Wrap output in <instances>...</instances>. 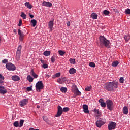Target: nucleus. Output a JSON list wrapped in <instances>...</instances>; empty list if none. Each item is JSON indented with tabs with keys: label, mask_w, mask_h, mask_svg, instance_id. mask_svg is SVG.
Segmentation results:
<instances>
[{
	"label": "nucleus",
	"mask_w": 130,
	"mask_h": 130,
	"mask_svg": "<svg viewBox=\"0 0 130 130\" xmlns=\"http://www.w3.org/2000/svg\"><path fill=\"white\" fill-rule=\"evenodd\" d=\"M104 86H105L106 90L112 91L114 89L118 87V83L117 82H109L106 83Z\"/></svg>",
	"instance_id": "nucleus-1"
},
{
	"label": "nucleus",
	"mask_w": 130,
	"mask_h": 130,
	"mask_svg": "<svg viewBox=\"0 0 130 130\" xmlns=\"http://www.w3.org/2000/svg\"><path fill=\"white\" fill-rule=\"evenodd\" d=\"M100 44L101 47L105 46L107 48H109L110 46V42L104 36H101L100 37Z\"/></svg>",
	"instance_id": "nucleus-2"
},
{
	"label": "nucleus",
	"mask_w": 130,
	"mask_h": 130,
	"mask_svg": "<svg viewBox=\"0 0 130 130\" xmlns=\"http://www.w3.org/2000/svg\"><path fill=\"white\" fill-rule=\"evenodd\" d=\"M44 88V84L42 81H38L36 84V91L37 92H41V90Z\"/></svg>",
	"instance_id": "nucleus-3"
},
{
	"label": "nucleus",
	"mask_w": 130,
	"mask_h": 130,
	"mask_svg": "<svg viewBox=\"0 0 130 130\" xmlns=\"http://www.w3.org/2000/svg\"><path fill=\"white\" fill-rule=\"evenodd\" d=\"M106 104L107 105V109L110 110V111L113 110L114 108V104L112 101L108 100L106 101Z\"/></svg>",
	"instance_id": "nucleus-4"
},
{
	"label": "nucleus",
	"mask_w": 130,
	"mask_h": 130,
	"mask_svg": "<svg viewBox=\"0 0 130 130\" xmlns=\"http://www.w3.org/2000/svg\"><path fill=\"white\" fill-rule=\"evenodd\" d=\"M6 67L7 70H9V71H14L16 69L15 65L11 62L7 63L6 65Z\"/></svg>",
	"instance_id": "nucleus-5"
},
{
	"label": "nucleus",
	"mask_w": 130,
	"mask_h": 130,
	"mask_svg": "<svg viewBox=\"0 0 130 130\" xmlns=\"http://www.w3.org/2000/svg\"><path fill=\"white\" fill-rule=\"evenodd\" d=\"M117 126V123L114 122H110L108 125V130H114Z\"/></svg>",
	"instance_id": "nucleus-6"
},
{
	"label": "nucleus",
	"mask_w": 130,
	"mask_h": 130,
	"mask_svg": "<svg viewBox=\"0 0 130 130\" xmlns=\"http://www.w3.org/2000/svg\"><path fill=\"white\" fill-rule=\"evenodd\" d=\"M63 109L60 106H58V112H57V114H56V117H60L63 113Z\"/></svg>",
	"instance_id": "nucleus-7"
},
{
	"label": "nucleus",
	"mask_w": 130,
	"mask_h": 130,
	"mask_svg": "<svg viewBox=\"0 0 130 130\" xmlns=\"http://www.w3.org/2000/svg\"><path fill=\"white\" fill-rule=\"evenodd\" d=\"M106 123V120H98L96 122V125L98 127L101 128Z\"/></svg>",
	"instance_id": "nucleus-8"
},
{
	"label": "nucleus",
	"mask_w": 130,
	"mask_h": 130,
	"mask_svg": "<svg viewBox=\"0 0 130 130\" xmlns=\"http://www.w3.org/2000/svg\"><path fill=\"white\" fill-rule=\"evenodd\" d=\"M18 34L19 36V40L20 41H23L25 35L23 32L20 29H18Z\"/></svg>",
	"instance_id": "nucleus-9"
},
{
	"label": "nucleus",
	"mask_w": 130,
	"mask_h": 130,
	"mask_svg": "<svg viewBox=\"0 0 130 130\" xmlns=\"http://www.w3.org/2000/svg\"><path fill=\"white\" fill-rule=\"evenodd\" d=\"M29 102L28 99H23L19 102V106L21 107H23L27 104Z\"/></svg>",
	"instance_id": "nucleus-10"
},
{
	"label": "nucleus",
	"mask_w": 130,
	"mask_h": 130,
	"mask_svg": "<svg viewBox=\"0 0 130 130\" xmlns=\"http://www.w3.org/2000/svg\"><path fill=\"white\" fill-rule=\"evenodd\" d=\"M73 93L76 96H81L82 95V93L81 91H79V88L77 87L73 90Z\"/></svg>",
	"instance_id": "nucleus-11"
},
{
	"label": "nucleus",
	"mask_w": 130,
	"mask_h": 130,
	"mask_svg": "<svg viewBox=\"0 0 130 130\" xmlns=\"http://www.w3.org/2000/svg\"><path fill=\"white\" fill-rule=\"evenodd\" d=\"M7 93V89H5V87L4 86L0 85V94L2 95H4Z\"/></svg>",
	"instance_id": "nucleus-12"
},
{
	"label": "nucleus",
	"mask_w": 130,
	"mask_h": 130,
	"mask_svg": "<svg viewBox=\"0 0 130 130\" xmlns=\"http://www.w3.org/2000/svg\"><path fill=\"white\" fill-rule=\"evenodd\" d=\"M42 6L47 7H51L52 6V4L47 1H43L42 4Z\"/></svg>",
	"instance_id": "nucleus-13"
},
{
	"label": "nucleus",
	"mask_w": 130,
	"mask_h": 130,
	"mask_svg": "<svg viewBox=\"0 0 130 130\" xmlns=\"http://www.w3.org/2000/svg\"><path fill=\"white\" fill-rule=\"evenodd\" d=\"M66 81H67L66 78L63 77H60V78L58 79V80H57L58 83H59L60 84H62V83L65 82Z\"/></svg>",
	"instance_id": "nucleus-14"
},
{
	"label": "nucleus",
	"mask_w": 130,
	"mask_h": 130,
	"mask_svg": "<svg viewBox=\"0 0 130 130\" xmlns=\"http://www.w3.org/2000/svg\"><path fill=\"white\" fill-rule=\"evenodd\" d=\"M83 109L84 113H89V110H88V106L84 104L83 105Z\"/></svg>",
	"instance_id": "nucleus-15"
},
{
	"label": "nucleus",
	"mask_w": 130,
	"mask_h": 130,
	"mask_svg": "<svg viewBox=\"0 0 130 130\" xmlns=\"http://www.w3.org/2000/svg\"><path fill=\"white\" fill-rule=\"evenodd\" d=\"M53 26H54V20L50 21L48 23V26H49V28L50 29L51 31H52Z\"/></svg>",
	"instance_id": "nucleus-16"
},
{
	"label": "nucleus",
	"mask_w": 130,
	"mask_h": 130,
	"mask_svg": "<svg viewBox=\"0 0 130 130\" xmlns=\"http://www.w3.org/2000/svg\"><path fill=\"white\" fill-rule=\"evenodd\" d=\"M11 79H12V80L14 81H19L20 80V78L19 77V76H17V75L13 76L11 77Z\"/></svg>",
	"instance_id": "nucleus-17"
},
{
	"label": "nucleus",
	"mask_w": 130,
	"mask_h": 130,
	"mask_svg": "<svg viewBox=\"0 0 130 130\" xmlns=\"http://www.w3.org/2000/svg\"><path fill=\"white\" fill-rule=\"evenodd\" d=\"M69 72L70 74L73 75L76 73L77 70L75 68H72L69 70Z\"/></svg>",
	"instance_id": "nucleus-18"
},
{
	"label": "nucleus",
	"mask_w": 130,
	"mask_h": 130,
	"mask_svg": "<svg viewBox=\"0 0 130 130\" xmlns=\"http://www.w3.org/2000/svg\"><path fill=\"white\" fill-rule=\"evenodd\" d=\"M99 102L101 103V106H102V107L103 108L106 107V104L104 102V101L103 100V99H100Z\"/></svg>",
	"instance_id": "nucleus-19"
},
{
	"label": "nucleus",
	"mask_w": 130,
	"mask_h": 130,
	"mask_svg": "<svg viewBox=\"0 0 130 130\" xmlns=\"http://www.w3.org/2000/svg\"><path fill=\"white\" fill-rule=\"evenodd\" d=\"M30 73L31 74V76L34 78L37 79L38 78V75L35 74V72H34V69L31 70Z\"/></svg>",
	"instance_id": "nucleus-20"
},
{
	"label": "nucleus",
	"mask_w": 130,
	"mask_h": 130,
	"mask_svg": "<svg viewBox=\"0 0 130 130\" xmlns=\"http://www.w3.org/2000/svg\"><path fill=\"white\" fill-rule=\"evenodd\" d=\"M25 6L29 9H31L33 8L32 5H31L29 2H26L25 3Z\"/></svg>",
	"instance_id": "nucleus-21"
},
{
	"label": "nucleus",
	"mask_w": 130,
	"mask_h": 130,
	"mask_svg": "<svg viewBox=\"0 0 130 130\" xmlns=\"http://www.w3.org/2000/svg\"><path fill=\"white\" fill-rule=\"evenodd\" d=\"M27 80L29 82L31 83L34 81V78L31 75H28L27 76Z\"/></svg>",
	"instance_id": "nucleus-22"
},
{
	"label": "nucleus",
	"mask_w": 130,
	"mask_h": 130,
	"mask_svg": "<svg viewBox=\"0 0 130 130\" xmlns=\"http://www.w3.org/2000/svg\"><path fill=\"white\" fill-rule=\"evenodd\" d=\"M93 111H94V112H95V113H96V114H97L96 117H99L101 116V112L99 110L94 109L93 110Z\"/></svg>",
	"instance_id": "nucleus-23"
},
{
	"label": "nucleus",
	"mask_w": 130,
	"mask_h": 130,
	"mask_svg": "<svg viewBox=\"0 0 130 130\" xmlns=\"http://www.w3.org/2000/svg\"><path fill=\"white\" fill-rule=\"evenodd\" d=\"M20 56H21V52H16V59L17 60H20Z\"/></svg>",
	"instance_id": "nucleus-24"
},
{
	"label": "nucleus",
	"mask_w": 130,
	"mask_h": 130,
	"mask_svg": "<svg viewBox=\"0 0 130 130\" xmlns=\"http://www.w3.org/2000/svg\"><path fill=\"white\" fill-rule=\"evenodd\" d=\"M31 23L32 24V26L35 27L36 26V24H37V21L35 19H32L31 20Z\"/></svg>",
	"instance_id": "nucleus-25"
},
{
	"label": "nucleus",
	"mask_w": 130,
	"mask_h": 130,
	"mask_svg": "<svg viewBox=\"0 0 130 130\" xmlns=\"http://www.w3.org/2000/svg\"><path fill=\"white\" fill-rule=\"evenodd\" d=\"M128 108L127 107H124L123 109V112L124 113V114H127L128 113Z\"/></svg>",
	"instance_id": "nucleus-26"
},
{
	"label": "nucleus",
	"mask_w": 130,
	"mask_h": 130,
	"mask_svg": "<svg viewBox=\"0 0 130 130\" xmlns=\"http://www.w3.org/2000/svg\"><path fill=\"white\" fill-rule=\"evenodd\" d=\"M60 91L64 93H66L67 92V87H61L60 88Z\"/></svg>",
	"instance_id": "nucleus-27"
},
{
	"label": "nucleus",
	"mask_w": 130,
	"mask_h": 130,
	"mask_svg": "<svg viewBox=\"0 0 130 130\" xmlns=\"http://www.w3.org/2000/svg\"><path fill=\"white\" fill-rule=\"evenodd\" d=\"M91 16L93 19H96L98 16V14L95 13H92Z\"/></svg>",
	"instance_id": "nucleus-28"
},
{
	"label": "nucleus",
	"mask_w": 130,
	"mask_h": 130,
	"mask_svg": "<svg viewBox=\"0 0 130 130\" xmlns=\"http://www.w3.org/2000/svg\"><path fill=\"white\" fill-rule=\"evenodd\" d=\"M24 122V120H20V122H19V127L21 128L23 126V124Z\"/></svg>",
	"instance_id": "nucleus-29"
},
{
	"label": "nucleus",
	"mask_w": 130,
	"mask_h": 130,
	"mask_svg": "<svg viewBox=\"0 0 130 130\" xmlns=\"http://www.w3.org/2000/svg\"><path fill=\"white\" fill-rule=\"evenodd\" d=\"M124 38L126 42H128L130 40V36L129 35H125Z\"/></svg>",
	"instance_id": "nucleus-30"
},
{
	"label": "nucleus",
	"mask_w": 130,
	"mask_h": 130,
	"mask_svg": "<svg viewBox=\"0 0 130 130\" xmlns=\"http://www.w3.org/2000/svg\"><path fill=\"white\" fill-rule=\"evenodd\" d=\"M57 57L56 54H54L53 56L51 58V61L52 63H54L56 61L55 58Z\"/></svg>",
	"instance_id": "nucleus-31"
},
{
	"label": "nucleus",
	"mask_w": 130,
	"mask_h": 130,
	"mask_svg": "<svg viewBox=\"0 0 130 130\" xmlns=\"http://www.w3.org/2000/svg\"><path fill=\"white\" fill-rule=\"evenodd\" d=\"M118 64H119V61H114L113 62H112V67H117Z\"/></svg>",
	"instance_id": "nucleus-32"
},
{
	"label": "nucleus",
	"mask_w": 130,
	"mask_h": 130,
	"mask_svg": "<svg viewBox=\"0 0 130 130\" xmlns=\"http://www.w3.org/2000/svg\"><path fill=\"white\" fill-rule=\"evenodd\" d=\"M51 52L50 51H45L44 52L43 54L45 56H48L50 55Z\"/></svg>",
	"instance_id": "nucleus-33"
},
{
	"label": "nucleus",
	"mask_w": 130,
	"mask_h": 130,
	"mask_svg": "<svg viewBox=\"0 0 130 130\" xmlns=\"http://www.w3.org/2000/svg\"><path fill=\"white\" fill-rule=\"evenodd\" d=\"M13 126L15 127H19V122L18 121L14 122V123H13Z\"/></svg>",
	"instance_id": "nucleus-34"
},
{
	"label": "nucleus",
	"mask_w": 130,
	"mask_h": 130,
	"mask_svg": "<svg viewBox=\"0 0 130 130\" xmlns=\"http://www.w3.org/2000/svg\"><path fill=\"white\" fill-rule=\"evenodd\" d=\"M26 16H27V15L26 14H25V13L24 12L21 13V17H22L23 19H26Z\"/></svg>",
	"instance_id": "nucleus-35"
},
{
	"label": "nucleus",
	"mask_w": 130,
	"mask_h": 130,
	"mask_svg": "<svg viewBox=\"0 0 130 130\" xmlns=\"http://www.w3.org/2000/svg\"><path fill=\"white\" fill-rule=\"evenodd\" d=\"M21 50H22V46H21V45L18 46V48H17V50L16 52L21 53Z\"/></svg>",
	"instance_id": "nucleus-36"
},
{
	"label": "nucleus",
	"mask_w": 130,
	"mask_h": 130,
	"mask_svg": "<svg viewBox=\"0 0 130 130\" xmlns=\"http://www.w3.org/2000/svg\"><path fill=\"white\" fill-rule=\"evenodd\" d=\"M69 61L70 62V63H71V64H75L76 63L75 59L70 58Z\"/></svg>",
	"instance_id": "nucleus-37"
},
{
	"label": "nucleus",
	"mask_w": 130,
	"mask_h": 130,
	"mask_svg": "<svg viewBox=\"0 0 130 130\" xmlns=\"http://www.w3.org/2000/svg\"><path fill=\"white\" fill-rule=\"evenodd\" d=\"M92 89V87L91 86H87L85 88V91H90L91 89Z\"/></svg>",
	"instance_id": "nucleus-38"
},
{
	"label": "nucleus",
	"mask_w": 130,
	"mask_h": 130,
	"mask_svg": "<svg viewBox=\"0 0 130 130\" xmlns=\"http://www.w3.org/2000/svg\"><path fill=\"white\" fill-rule=\"evenodd\" d=\"M58 52H59V54H60V56H63L66 52L64 51H62L61 50H59V51H58Z\"/></svg>",
	"instance_id": "nucleus-39"
},
{
	"label": "nucleus",
	"mask_w": 130,
	"mask_h": 130,
	"mask_svg": "<svg viewBox=\"0 0 130 130\" xmlns=\"http://www.w3.org/2000/svg\"><path fill=\"white\" fill-rule=\"evenodd\" d=\"M89 67H91V68H95L96 65L94 62H90L89 64Z\"/></svg>",
	"instance_id": "nucleus-40"
},
{
	"label": "nucleus",
	"mask_w": 130,
	"mask_h": 130,
	"mask_svg": "<svg viewBox=\"0 0 130 130\" xmlns=\"http://www.w3.org/2000/svg\"><path fill=\"white\" fill-rule=\"evenodd\" d=\"M70 109L68 107H65L63 108V112H68L69 111Z\"/></svg>",
	"instance_id": "nucleus-41"
},
{
	"label": "nucleus",
	"mask_w": 130,
	"mask_h": 130,
	"mask_svg": "<svg viewBox=\"0 0 130 130\" xmlns=\"http://www.w3.org/2000/svg\"><path fill=\"white\" fill-rule=\"evenodd\" d=\"M119 81L120 83H123L124 82V79L123 77H121L119 79Z\"/></svg>",
	"instance_id": "nucleus-42"
},
{
	"label": "nucleus",
	"mask_w": 130,
	"mask_h": 130,
	"mask_svg": "<svg viewBox=\"0 0 130 130\" xmlns=\"http://www.w3.org/2000/svg\"><path fill=\"white\" fill-rule=\"evenodd\" d=\"M110 14V12L108 11L107 10H105V11H104V14H105V15H108Z\"/></svg>",
	"instance_id": "nucleus-43"
},
{
	"label": "nucleus",
	"mask_w": 130,
	"mask_h": 130,
	"mask_svg": "<svg viewBox=\"0 0 130 130\" xmlns=\"http://www.w3.org/2000/svg\"><path fill=\"white\" fill-rule=\"evenodd\" d=\"M32 86H31L30 87H27V88H26L27 91H32Z\"/></svg>",
	"instance_id": "nucleus-44"
},
{
	"label": "nucleus",
	"mask_w": 130,
	"mask_h": 130,
	"mask_svg": "<svg viewBox=\"0 0 130 130\" xmlns=\"http://www.w3.org/2000/svg\"><path fill=\"white\" fill-rule=\"evenodd\" d=\"M22 20L20 19L19 21V23L18 24V26L19 27H20L22 26Z\"/></svg>",
	"instance_id": "nucleus-45"
},
{
	"label": "nucleus",
	"mask_w": 130,
	"mask_h": 130,
	"mask_svg": "<svg viewBox=\"0 0 130 130\" xmlns=\"http://www.w3.org/2000/svg\"><path fill=\"white\" fill-rule=\"evenodd\" d=\"M42 68H43L44 69H47L48 65L47 64L44 63L42 66Z\"/></svg>",
	"instance_id": "nucleus-46"
},
{
	"label": "nucleus",
	"mask_w": 130,
	"mask_h": 130,
	"mask_svg": "<svg viewBox=\"0 0 130 130\" xmlns=\"http://www.w3.org/2000/svg\"><path fill=\"white\" fill-rule=\"evenodd\" d=\"M125 13L127 14H130V9H127V10H125Z\"/></svg>",
	"instance_id": "nucleus-47"
},
{
	"label": "nucleus",
	"mask_w": 130,
	"mask_h": 130,
	"mask_svg": "<svg viewBox=\"0 0 130 130\" xmlns=\"http://www.w3.org/2000/svg\"><path fill=\"white\" fill-rule=\"evenodd\" d=\"M60 75H61L60 73H56V75H55L56 77H57V78L59 77L60 76Z\"/></svg>",
	"instance_id": "nucleus-48"
},
{
	"label": "nucleus",
	"mask_w": 130,
	"mask_h": 130,
	"mask_svg": "<svg viewBox=\"0 0 130 130\" xmlns=\"http://www.w3.org/2000/svg\"><path fill=\"white\" fill-rule=\"evenodd\" d=\"M70 25H71L70 22H69V21H67V26L68 27H69V26H70Z\"/></svg>",
	"instance_id": "nucleus-49"
},
{
	"label": "nucleus",
	"mask_w": 130,
	"mask_h": 130,
	"mask_svg": "<svg viewBox=\"0 0 130 130\" xmlns=\"http://www.w3.org/2000/svg\"><path fill=\"white\" fill-rule=\"evenodd\" d=\"M0 79L4 80V76H2L1 74H0Z\"/></svg>",
	"instance_id": "nucleus-50"
},
{
	"label": "nucleus",
	"mask_w": 130,
	"mask_h": 130,
	"mask_svg": "<svg viewBox=\"0 0 130 130\" xmlns=\"http://www.w3.org/2000/svg\"><path fill=\"white\" fill-rule=\"evenodd\" d=\"M3 62L4 63H6L8 62V60L7 59H4Z\"/></svg>",
	"instance_id": "nucleus-51"
},
{
	"label": "nucleus",
	"mask_w": 130,
	"mask_h": 130,
	"mask_svg": "<svg viewBox=\"0 0 130 130\" xmlns=\"http://www.w3.org/2000/svg\"><path fill=\"white\" fill-rule=\"evenodd\" d=\"M40 61L42 63H43V64H45V61H44V60L41 59V60H40Z\"/></svg>",
	"instance_id": "nucleus-52"
},
{
	"label": "nucleus",
	"mask_w": 130,
	"mask_h": 130,
	"mask_svg": "<svg viewBox=\"0 0 130 130\" xmlns=\"http://www.w3.org/2000/svg\"><path fill=\"white\" fill-rule=\"evenodd\" d=\"M13 32H14L15 34H17V30L15 29H13Z\"/></svg>",
	"instance_id": "nucleus-53"
},
{
	"label": "nucleus",
	"mask_w": 130,
	"mask_h": 130,
	"mask_svg": "<svg viewBox=\"0 0 130 130\" xmlns=\"http://www.w3.org/2000/svg\"><path fill=\"white\" fill-rule=\"evenodd\" d=\"M50 77H51V75H48V74H47V75H46V78H49Z\"/></svg>",
	"instance_id": "nucleus-54"
},
{
	"label": "nucleus",
	"mask_w": 130,
	"mask_h": 130,
	"mask_svg": "<svg viewBox=\"0 0 130 130\" xmlns=\"http://www.w3.org/2000/svg\"><path fill=\"white\" fill-rule=\"evenodd\" d=\"M29 17L31 18H33L34 17V16L33 15H31L30 14L29 15Z\"/></svg>",
	"instance_id": "nucleus-55"
},
{
	"label": "nucleus",
	"mask_w": 130,
	"mask_h": 130,
	"mask_svg": "<svg viewBox=\"0 0 130 130\" xmlns=\"http://www.w3.org/2000/svg\"><path fill=\"white\" fill-rule=\"evenodd\" d=\"M29 130H34V128L31 127V128H30L29 129Z\"/></svg>",
	"instance_id": "nucleus-56"
},
{
	"label": "nucleus",
	"mask_w": 130,
	"mask_h": 130,
	"mask_svg": "<svg viewBox=\"0 0 130 130\" xmlns=\"http://www.w3.org/2000/svg\"><path fill=\"white\" fill-rule=\"evenodd\" d=\"M37 108H38V109H39V108H40V106H39V105H38V106H37Z\"/></svg>",
	"instance_id": "nucleus-57"
},
{
	"label": "nucleus",
	"mask_w": 130,
	"mask_h": 130,
	"mask_svg": "<svg viewBox=\"0 0 130 130\" xmlns=\"http://www.w3.org/2000/svg\"><path fill=\"white\" fill-rule=\"evenodd\" d=\"M3 83V82L2 81V80H0V84H2Z\"/></svg>",
	"instance_id": "nucleus-58"
},
{
	"label": "nucleus",
	"mask_w": 130,
	"mask_h": 130,
	"mask_svg": "<svg viewBox=\"0 0 130 130\" xmlns=\"http://www.w3.org/2000/svg\"><path fill=\"white\" fill-rule=\"evenodd\" d=\"M34 130H39V129H34Z\"/></svg>",
	"instance_id": "nucleus-59"
},
{
	"label": "nucleus",
	"mask_w": 130,
	"mask_h": 130,
	"mask_svg": "<svg viewBox=\"0 0 130 130\" xmlns=\"http://www.w3.org/2000/svg\"><path fill=\"white\" fill-rule=\"evenodd\" d=\"M1 37H0V42H1Z\"/></svg>",
	"instance_id": "nucleus-60"
}]
</instances>
